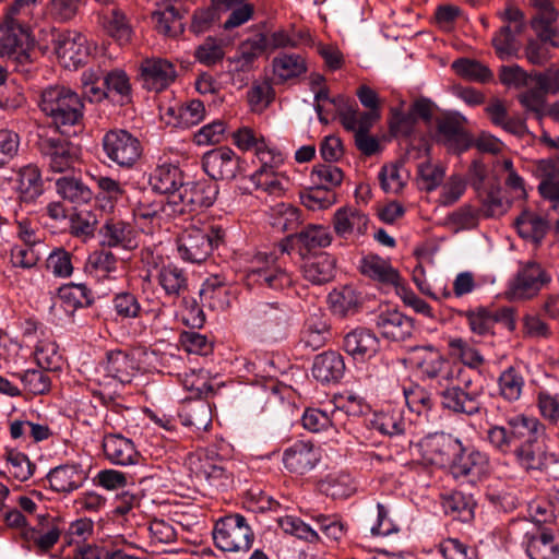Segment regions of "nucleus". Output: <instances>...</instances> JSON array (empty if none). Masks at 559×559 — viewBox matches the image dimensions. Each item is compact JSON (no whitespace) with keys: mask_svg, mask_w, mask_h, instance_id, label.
I'll list each match as a JSON object with an SVG mask.
<instances>
[{"mask_svg":"<svg viewBox=\"0 0 559 559\" xmlns=\"http://www.w3.org/2000/svg\"><path fill=\"white\" fill-rule=\"evenodd\" d=\"M177 242L181 258L192 263H202L211 253L207 234L199 228L185 230Z\"/></svg>","mask_w":559,"mask_h":559,"instance_id":"obj_20","label":"nucleus"},{"mask_svg":"<svg viewBox=\"0 0 559 559\" xmlns=\"http://www.w3.org/2000/svg\"><path fill=\"white\" fill-rule=\"evenodd\" d=\"M345 370L343 357L336 352H324L314 358L312 376L322 383L338 381Z\"/></svg>","mask_w":559,"mask_h":559,"instance_id":"obj_29","label":"nucleus"},{"mask_svg":"<svg viewBox=\"0 0 559 559\" xmlns=\"http://www.w3.org/2000/svg\"><path fill=\"white\" fill-rule=\"evenodd\" d=\"M251 181L258 189L263 190L270 195L282 197L289 186V178L285 171H275L264 174L254 171Z\"/></svg>","mask_w":559,"mask_h":559,"instance_id":"obj_48","label":"nucleus"},{"mask_svg":"<svg viewBox=\"0 0 559 559\" xmlns=\"http://www.w3.org/2000/svg\"><path fill=\"white\" fill-rule=\"evenodd\" d=\"M272 71L276 83H286L306 74L308 63L300 53L283 52L273 58Z\"/></svg>","mask_w":559,"mask_h":559,"instance_id":"obj_24","label":"nucleus"},{"mask_svg":"<svg viewBox=\"0 0 559 559\" xmlns=\"http://www.w3.org/2000/svg\"><path fill=\"white\" fill-rule=\"evenodd\" d=\"M215 546L222 551H248L253 543L254 534L247 519L233 513L216 521L213 532Z\"/></svg>","mask_w":559,"mask_h":559,"instance_id":"obj_4","label":"nucleus"},{"mask_svg":"<svg viewBox=\"0 0 559 559\" xmlns=\"http://www.w3.org/2000/svg\"><path fill=\"white\" fill-rule=\"evenodd\" d=\"M183 282L185 280H180V274L177 273V295H180L181 289L183 290L180 302L181 322L190 329H201L205 322V314L197 298L185 294L187 285H183Z\"/></svg>","mask_w":559,"mask_h":559,"instance_id":"obj_37","label":"nucleus"},{"mask_svg":"<svg viewBox=\"0 0 559 559\" xmlns=\"http://www.w3.org/2000/svg\"><path fill=\"white\" fill-rule=\"evenodd\" d=\"M334 271L335 260L325 252L308 258L301 266L304 277L317 285L331 281Z\"/></svg>","mask_w":559,"mask_h":559,"instance_id":"obj_34","label":"nucleus"},{"mask_svg":"<svg viewBox=\"0 0 559 559\" xmlns=\"http://www.w3.org/2000/svg\"><path fill=\"white\" fill-rule=\"evenodd\" d=\"M104 369L107 376L122 383H129L135 372V364L132 357L122 350H114L107 354Z\"/></svg>","mask_w":559,"mask_h":559,"instance_id":"obj_39","label":"nucleus"},{"mask_svg":"<svg viewBox=\"0 0 559 559\" xmlns=\"http://www.w3.org/2000/svg\"><path fill=\"white\" fill-rule=\"evenodd\" d=\"M28 37L27 28L20 21L3 19L0 23V52L9 56L17 52Z\"/></svg>","mask_w":559,"mask_h":559,"instance_id":"obj_35","label":"nucleus"},{"mask_svg":"<svg viewBox=\"0 0 559 559\" xmlns=\"http://www.w3.org/2000/svg\"><path fill=\"white\" fill-rule=\"evenodd\" d=\"M534 8L537 10L536 15L531 21V26L536 33L538 39L549 43V46L557 48L559 41L557 37L558 31V12L550 0H532Z\"/></svg>","mask_w":559,"mask_h":559,"instance_id":"obj_17","label":"nucleus"},{"mask_svg":"<svg viewBox=\"0 0 559 559\" xmlns=\"http://www.w3.org/2000/svg\"><path fill=\"white\" fill-rule=\"evenodd\" d=\"M451 471L454 477L479 478L489 471L488 455L478 450H471L467 453L464 450L455 459Z\"/></svg>","mask_w":559,"mask_h":559,"instance_id":"obj_27","label":"nucleus"},{"mask_svg":"<svg viewBox=\"0 0 559 559\" xmlns=\"http://www.w3.org/2000/svg\"><path fill=\"white\" fill-rule=\"evenodd\" d=\"M5 460L9 465V473L19 481L28 480L35 473L36 465L23 452L9 450Z\"/></svg>","mask_w":559,"mask_h":559,"instance_id":"obj_57","label":"nucleus"},{"mask_svg":"<svg viewBox=\"0 0 559 559\" xmlns=\"http://www.w3.org/2000/svg\"><path fill=\"white\" fill-rule=\"evenodd\" d=\"M106 156L120 167H131L142 155V145L138 138L126 130H110L103 138Z\"/></svg>","mask_w":559,"mask_h":559,"instance_id":"obj_11","label":"nucleus"},{"mask_svg":"<svg viewBox=\"0 0 559 559\" xmlns=\"http://www.w3.org/2000/svg\"><path fill=\"white\" fill-rule=\"evenodd\" d=\"M277 523L285 534L293 535L310 544H317L321 540L319 534L297 516H282L277 520Z\"/></svg>","mask_w":559,"mask_h":559,"instance_id":"obj_55","label":"nucleus"},{"mask_svg":"<svg viewBox=\"0 0 559 559\" xmlns=\"http://www.w3.org/2000/svg\"><path fill=\"white\" fill-rule=\"evenodd\" d=\"M56 187L62 199L75 205L86 204L93 198L92 190L75 178L61 177L56 181Z\"/></svg>","mask_w":559,"mask_h":559,"instance_id":"obj_46","label":"nucleus"},{"mask_svg":"<svg viewBox=\"0 0 559 559\" xmlns=\"http://www.w3.org/2000/svg\"><path fill=\"white\" fill-rule=\"evenodd\" d=\"M321 460V451L312 441L297 440L282 455L284 467L294 474L304 475L313 469Z\"/></svg>","mask_w":559,"mask_h":559,"instance_id":"obj_15","label":"nucleus"},{"mask_svg":"<svg viewBox=\"0 0 559 559\" xmlns=\"http://www.w3.org/2000/svg\"><path fill=\"white\" fill-rule=\"evenodd\" d=\"M452 69L461 78L479 83H487L492 80L493 73L481 62L468 58H461L452 63Z\"/></svg>","mask_w":559,"mask_h":559,"instance_id":"obj_50","label":"nucleus"},{"mask_svg":"<svg viewBox=\"0 0 559 559\" xmlns=\"http://www.w3.org/2000/svg\"><path fill=\"white\" fill-rule=\"evenodd\" d=\"M408 179L409 173L402 164L384 165L379 173L381 188L386 193L401 192Z\"/></svg>","mask_w":559,"mask_h":559,"instance_id":"obj_49","label":"nucleus"},{"mask_svg":"<svg viewBox=\"0 0 559 559\" xmlns=\"http://www.w3.org/2000/svg\"><path fill=\"white\" fill-rule=\"evenodd\" d=\"M240 158L227 147L221 146L206 152L202 157L204 171L214 180H231L239 170Z\"/></svg>","mask_w":559,"mask_h":559,"instance_id":"obj_16","label":"nucleus"},{"mask_svg":"<svg viewBox=\"0 0 559 559\" xmlns=\"http://www.w3.org/2000/svg\"><path fill=\"white\" fill-rule=\"evenodd\" d=\"M546 433V426L539 418L524 413L506 419V425H491L486 440L500 455H513L515 463L526 473L543 472L547 468V452L538 439Z\"/></svg>","mask_w":559,"mask_h":559,"instance_id":"obj_1","label":"nucleus"},{"mask_svg":"<svg viewBox=\"0 0 559 559\" xmlns=\"http://www.w3.org/2000/svg\"><path fill=\"white\" fill-rule=\"evenodd\" d=\"M24 389L33 395H43L50 391L51 380L45 369H28L16 374Z\"/></svg>","mask_w":559,"mask_h":559,"instance_id":"obj_61","label":"nucleus"},{"mask_svg":"<svg viewBox=\"0 0 559 559\" xmlns=\"http://www.w3.org/2000/svg\"><path fill=\"white\" fill-rule=\"evenodd\" d=\"M549 281V276L538 263L527 262L509 282L504 297L510 301L532 299Z\"/></svg>","mask_w":559,"mask_h":559,"instance_id":"obj_10","label":"nucleus"},{"mask_svg":"<svg viewBox=\"0 0 559 559\" xmlns=\"http://www.w3.org/2000/svg\"><path fill=\"white\" fill-rule=\"evenodd\" d=\"M154 28L165 36L174 37L173 24L175 22V1L165 0L156 4L152 12Z\"/></svg>","mask_w":559,"mask_h":559,"instance_id":"obj_59","label":"nucleus"},{"mask_svg":"<svg viewBox=\"0 0 559 559\" xmlns=\"http://www.w3.org/2000/svg\"><path fill=\"white\" fill-rule=\"evenodd\" d=\"M515 227L523 239L539 242L548 230V223L538 212H522L515 219Z\"/></svg>","mask_w":559,"mask_h":559,"instance_id":"obj_44","label":"nucleus"},{"mask_svg":"<svg viewBox=\"0 0 559 559\" xmlns=\"http://www.w3.org/2000/svg\"><path fill=\"white\" fill-rule=\"evenodd\" d=\"M536 407L540 417L551 424H559V393L542 389L536 394Z\"/></svg>","mask_w":559,"mask_h":559,"instance_id":"obj_56","label":"nucleus"},{"mask_svg":"<svg viewBox=\"0 0 559 559\" xmlns=\"http://www.w3.org/2000/svg\"><path fill=\"white\" fill-rule=\"evenodd\" d=\"M343 127L354 134L369 132L372 126L380 119V111H359L358 108L348 107L340 112Z\"/></svg>","mask_w":559,"mask_h":559,"instance_id":"obj_43","label":"nucleus"},{"mask_svg":"<svg viewBox=\"0 0 559 559\" xmlns=\"http://www.w3.org/2000/svg\"><path fill=\"white\" fill-rule=\"evenodd\" d=\"M294 276L274 254H258L246 273L248 286L284 290L294 285Z\"/></svg>","mask_w":559,"mask_h":559,"instance_id":"obj_5","label":"nucleus"},{"mask_svg":"<svg viewBox=\"0 0 559 559\" xmlns=\"http://www.w3.org/2000/svg\"><path fill=\"white\" fill-rule=\"evenodd\" d=\"M449 348L451 355L457 357L463 365L469 368L476 369L484 364V357L479 352L461 337L451 338L449 341Z\"/></svg>","mask_w":559,"mask_h":559,"instance_id":"obj_63","label":"nucleus"},{"mask_svg":"<svg viewBox=\"0 0 559 559\" xmlns=\"http://www.w3.org/2000/svg\"><path fill=\"white\" fill-rule=\"evenodd\" d=\"M301 204L308 210H328L336 200L334 190L312 185L299 192Z\"/></svg>","mask_w":559,"mask_h":559,"instance_id":"obj_51","label":"nucleus"},{"mask_svg":"<svg viewBox=\"0 0 559 559\" xmlns=\"http://www.w3.org/2000/svg\"><path fill=\"white\" fill-rule=\"evenodd\" d=\"M36 146L53 173H64L73 167L78 159V148L56 130L41 129Z\"/></svg>","mask_w":559,"mask_h":559,"instance_id":"obj_8","label":"nucleus"},{"mask_svg":"<svg viewBox=\"0 0 559 559\" xmlns=\"http://www.w3.org/2000/svg\"><path fill=\"white\" fill-rule=\"evenodd\" d=\"M43 193L40 171L34 165H27L19 173V194L21 204H31Z\"/></svg>","mask_w":559,"mask_h":559,"instance_id":"obj_38","label":"nucleus"},{"mask_svg":"<svg viewBox=\"0 0 559 559\" xmlns=\"http://www.w3.org/2000/svg\"><path fill=\"white\" fill-rule=\"evenodd\" d=\"M547 518L516 523L525 537V550L531 559H559V531L542 524Z\"/></svg>","mask_w":559,"mask_h":559,"instance_id":"obj_6","label":"nucleus"},{"mask_svg":"<svg viewBox=\"0 0 559 559\" xmlns=\"http://www.w3.org/2000/svg\"><path fill=\"white\" fill-rule=\"evenodd\" d=\"M298 39L295 35L286 29H278L273 32L269 37L260 35L258 39L252 43V48L263 51L266 48H296Z\"/></svg>","mask_w":559,"mask_h":559,"instance_id":"obj_62","label":"nucleus"},{"mask_svg":"<svg viewBox=\"0 0 559 559\" xmlns=\"http://www.w3.org/2000/svg\"><path fill=\"white\" fill-rule=\"evenodd\" d=\"M179 417L182 425L193 427L195 430H204L210 424V408L201 400L183 401Z\"/></svg>","mask_w":559,"mask_h":559,"instance_id":"obj_45","label":"nucleus"},{"mask_svg":"<svg viewBox=\"0 0 559 559\" xmlns=\"http://www.w3.org/2000/svg\"><path fill=\"white\" fill-rule=\"evenodd\" d=\"M438 390L445 408L467 415L478 413L480 390L473 386V381L463 367L460 376L448 384L438 385Z\"/></svg>","mask_w":559,"mask_h":559,"instance_id":"obj_7","label":"nucleus"},{"mask_svg":"<svg viewBox=\"0 0 559 559\" xmlns=\"http://www.w3.org/2000/svg\"><path fill=\"white\" fill-rule=\"evenodd\" d=\"M411 362L424 377L438 385L448 384L462 373V367L448 361L432 345L416 346L411 350Z\"/></svg>","mask_w":559,"mask_h":559,"instance_id":"obj_9","label":"nucleus"},{"mask_svg":"<svg viewBox=\"0 0 559 559\" xmlns=\"http://www.w3.org/2000/svg\"><path fill=\"white\" fill-rule=\"evenodd\" d=\"M305 429L311 432H320L332 427L338 432L346 429L347 421L343 420L341 411H322L319 408H307L301 418Z\"/></svg>","mask_w":559,"mask_h":559,"instance_id":"obj_28","label":"nucleus"},{"mask_svg":"<svg viewBox=\"0 0 559 559\" xmlns=\"http://www.w3.org/2000/svg\"><path fill=\"white\" fill-rule=\"evenodd\" d=\"M288 240H296V247L299 254L305 258L306 254L319 248L330 246L332 235L328 227L321 225H309L298 234L289 235Z\"/></svg>","mask_w":559,"mask_h":559,"instance_id":"obj_30","label":"nucleus"},{"mask_svg":"<svg viewBox=\"0 0 559 559\" xmlns=\"http://www.w3.org/2000/svg\"><path fill=\"white\" fill-rule=\"evenodd\" d=\"M38 106L51 120L53 130L59 133L69 136L82 130L84 103L71 88L63 85L46 87L41 92Z\"/></svg>","mask_w":559,"mask_h":559,"instance_id":"obj_2","label":"nucleus"},{"mask_svg":"<svg viewBox=\"0 0 559 559\" xmlns=\"http://www.w3.org/2000/svg\"><path fill=\"white\" fill-rule=\"evenodd\" d=\"M181 209L195 210L197 207H211L217 197L218 190L212 185H181L177 188Z\"/></svg>","mask_w":559,"mask_h":559,"instance_id":"obj_25","label":"nucleus"},{"mask_svg":"<svg viewBox=\"0 0 559 559\" xmlns=\"http://www.w3.org/2000/svg\"><path fill=\"white\" fill-rule=\"evenodd\" d=\"M103 247H120L124 250H134L139 246L138 231L124 222H108L102 229Z\"/></svg>","mask_w":559,"mask_h":559,"instance_id":"obj_26","label":"nucleus"},{"mask_svg":"<svg viewBox=\"0 0 559 559\" xmlns=\"http://www.w3.org/2000/svg\"><path fill=\"white\" fill-rule=\"evenodd\" d=\"M439 552L444 559H477L474 548L457 538H447L438 545Z\"/></svg>","mask_w":559,"mask_h":559,"instance_id":"obj_64","label":"nucleus"},{"mask_svg":"<svg viewBox=\"0 0 559 559\" xmlns=\"http://www.w3.org/2000/svg\"><path fill=\"white\" fill-rule=\"evenodd\" d=\"M102 90L105 92V98H112L123 104L130 100L131 84L129 76L121 69L107 71L102 82Z\"/></svg>","mask_w":559,"mask_h":559,"instance_id":"obj_40","label":"nucleus"},{"mask_svg":"<svg viewBox=\"0 0 559 559\" xmlns=\"http://www.w3.org/2000/svg\"><path fill=\"white\" fill-rule=\"evenodd\" d=\"M139 79L148 92L162 93L175 82V66L163 57H146L139 63Z\"/></svg>","mask_w":559,"mask_h":559,"instance_id":"obj_12","label":"nucleus"},{"mask_svg":"<svg viewBox=\"0 0 559 559\" xmlns=\"http://www.w3.org/2000/svg\"><path fill=\"white\" fill-rule=\"evenodd\" d=\"M332 311L340 317H347L358 312L362 304L361 296L350 286H344L329 295Z\"/></svg>","mask_w":559,"mask_h":559,"instance_id":"obj_42","label":"nucleus"},{"mask_svg":"<svg viewBox=\"0 0 559 559\" xmlns=\"http://www.w3.org/2000/svg\"><path fill=\"white\" fill-rule=\"evenodd\" d=\"M105 456L117 465H132L139 460L133 442L121 435H107L103 440Z\"/></svg>","mask_w":559,"mask_h":559,"instance_id":"obj_23","label":"nucleus"},{"mask_svg":"<svg viewBox=\"0 0 559 559\" xmlns=\"http://www.w3.org/2000/svg\"><path fill=\"white\" fill-rule=\"evenodd\" d=\"M465 117L460 114L447 115L438 121V134L449 148L464 152L472 146V138L465 131Z\"/></svg>","mask_w":559,"mask_h":559,"instance_id":"obj_18","label":"nucleus"},{"mask_svg":"<svg viewBox=\"0 0 559 559\" xmlns=\"http://www.w3.org/2000/svg\"><path fill=\"white\" fill-rule=\"evenodd\" d=\"M117 258L111 251L102 248L88 255L86 269L97 277H110V274L117 270Z\"/></svg>","mask_w":559,"mask_h":559,"instance_id":"obj_53","label":"nucleus"},{"mask_svg":"<svg viewBox=\"0 0 559 559\" xmlns=\"http://www.w3.org/2000/svg\"><path fill=\"white\" fill-rule=\"evenodd\" d=\"M106 72L99 66L91 67L83 71L81 75L82 87L90 102H102L105 99L102 82Z\"/></svg>","mask_w":559,"mask_h":559,"instance_id":"obj_54","label":"nucleus"},{"mask_svg":"<svg viewBox=\"0 0 559 559\" xmlns=\"http://www.w3.org/2000/svg\"><path fill=\"white\" fill-rule=\"evenodd\" d=\"M423 454L430 463L436 465L454 464L455 459L464 451L462 442L451 435L435 433L424 438L420 442Z\"/></svg>","mask_w":559,"mask_h":559,"instance_id":"obj_14","label":"nucleus"},{"mask_svg":"<svg viewBox=\"0 0 559 559\" xmlns=\"http://www.w3.org/2000/svg\"><path fill=\"white\" fill-rule=\"evenodd\" d=\"M53 47L60 62L68 69H76L90 56L87 38L78 31L60 32L53 39Z\"/></svg>","mask_w":559,"mask_h":559,"instance_id":"obj_13","label":"nucleus"},{"mask_svg":"<svg viewBox=\"0 0 559 559\" xmlns=\"http://www.w3.org/2000/svg\"><path fill=\"white\" fill-rule=\"evenodd\" d=\"M525 380L520 370L509 367L498 378L499 394L508 402H516L521 399Z\"/></svg>","mask_w":559,"mask_h":559,"instance_id":"obj_47","label":"nucleus"},{"mask_svg":"<svg viewBox=\"0 0 559 559\" xmlns=\"http://www.w3.org/2000/svg\"><path fill=\"white\" fill-rule=\"evenodd\" d=\"M47 479L53 491L71 492L82 486L84 477L78 465L64 464L52 468Z\"/></svg>","mask_w":559,"mask_h":559,"instance_id":"obj_33","label":"nucleus"},{"mask_svg":"<svg viewBox=\"0 0 559 559\" xmlns=\"http://www.w3.org/2000/svg\"><path fill=\"white\" fill-rule=\"evenodd\" d=\"M344 174L341 168L332 164H320L312 168L310 174L311 183L318 187L332 189L340 186Z\"/></svg>","mask_w":559,"mask_h":559,"instance_id":"obj_58","label":"nucleus"},{"mask_svg":"<svg viewBox=\"0 0 559 559\" xmlns=\"http://www.w3.org/2000/svg\"><path fill=\"white\" fill-rule=\"evenodd\" d=\"M359 270L365 276L386 286L397 287L402 280L391 262L378 254H367L361 258Z\"/></svg>","mask_w":559,"mask_h":559,"instance_id":"obj_22","label":"nucleus"},{"mask_svg":"<svg viewBox=\"0 0 559 559\" xmlns=\"http://www.w3.org/2000/svg\"><path fill=\"white\" fill-rule=\"evenodd\" d=\"M487 167L480 159H474L467 170V180L484 205L501 206V190L487 183Z\"/></svg>","mask_w":559,"mask_h":559,"instance_id":"obj_21","label":"nucleus"},{"mask_svg":"<svg viewBox=\"0 0 559 559\" xmlns=\"http://www.w3.org/2000/svg\"><path fill=\"white\" fill-rule=\"evenodd\" d=\"M520 34L515 33L511 25H504L493 35L491 44L499 59L508 60L518 55L516 36Z\"/></svg>","mask_w":559,"mask_h":559,"instance_id":"obj_52","label":"nucleus"},{"mask_svg":"<svg viewBox=\"0 0 559 559\" xmlns=\"http://www.w3.org/2000/svg\"><path fill=\"white\" fill-rule=\"evenodd\" d=\"M330 337V325L321 313L310 314L305 321L300 342L305 347L314 352L322 348Z\"/></svg>","mask_w":559,"mask_h":559,"instance_id":"obj_31","label":"nucleus"},{"mask_svg":"<svg viewBox=\"0 0 559 559\" xmlns=\"http://www.w3.org/2000/svg\"><path fill=\"white\" fill-rule=\"evenodd\" d=\"M373 427L383 435L396 436L405 430V419L401 407L386 405L374 414Z\"/></svg>","mask_w":559,"mask_h":559,"instance_id":"obj_41","label":"nucleus"},{"mask_svg":"<svg viewBox=\"0 0 559 559\" xmlns=\"http://www.w3.org/2000/svg\"><path fill=\"white\" fill-rule=\"evenodd\" d=\"M102 26L106 34L119 45L129 44L133 36V28L126 13L120 9H112L102 16Z\"/></svg>","mask_w":559,"mask_h":559,"instance_id":"obj_36","label":"nucleus"},{"mask_svg":"<svg viewBox=\"0 0 559 559\" xmlns=\"http://www.w3.org/2000/svg\"><path fill=\"white\" fill-rule=\"evenodd\" d=\"M376 328L379 333L392 341H404L409 337L414 330L412 319L404 316L396 309H385L376 317Z\"/></svg>","mask_w":559,"mask_h":559,"instance_id":"obj_19","label":"nucleus"},{"mask_svg":"<svg viewBox=\"0 0 559 559\" xmlns=\"http://www.w3.org/2000/svg\"><path fill=\"white\" fill-rule=\"evenodd\" d=\"M344 349L357 359L373 356L379 348L377 336L368 330L357 329L344 337Z\"/></svg>","mask_w":559,"mask_h":559,"instance_id":"obj_32","label":"nucleus"},{"mask_svg":"<svg viewBox=\"0 0 559 559\" xmlns=\"http://www.w3.org/2000/svg\"><path fill=\"white\" fill-rule=\"evenodd\" d=\"M183 468L191 478L204 479L211 486L226 489L234 483V475L213 450L199 449L188 454Z\"/></svg>","mask_w":559,"mask_h":559,"instance_id":"obj_3","label":"nucleus"},{"mask_svg":"<svg viewBox=\"0 0 559 559\" xmlns=\"http://www.w3.org/2000/svg\"><path fill=\"white\" fill-rule=\"evenodd\" d=\"M469 330L479 336L493 334L495 319L491 318V310L479 307L464 312Z\"/></svg>","mask_w":559,"mask_h":559,"instance_id":"obj_60","label":"nucleus"}]
</instances>
